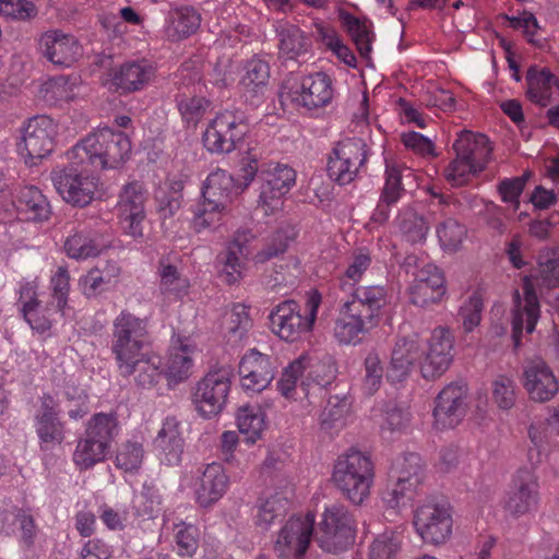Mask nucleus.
<instances>
[{
	"instance_id": "obj_1",
	"label": "nucleus",
	"mask_w": 559,
	"mask_h": 559,
	"mask_svg": "<svg viewBox=\"0 0 559 559\" xmlns=\"http://www.w3.org/2000/svg\"><path fill=\"white\" fill-rule=\"evenodd\" d=\"M148 340V320L129 310L120 311L112 321L110 350L117 370L123 378L133 377L142 388L154 386L162 376V360L145 352Z\"/></svg>"
},
{
	"instance_id": "obj_2",
	"label": "nucleus",
	"mask_w": 559,
	"mask_h": 559,
	"mask_svg": "<svg viewBox=\"0 0 559 559\" xmlns=\"http://www.w3.org/2000/svg\"><path fill=\"white\" fill-rule=\"evenodd\" d=\"M130 154L128 135L105 127L87 134L67 152V157L74 164L90 165L93 169H112L122 165Z\"/></svg>"
},
{
	"instance_id": "obj_3",
	"label": "nucleus",
	"mask_w": 559,
	"mask_h": 559,
	"mask_svg": "<svg viewBox=\"0 0 559 559\" xmlns=\"http://www.w3.org/2000/svg\"><path fill=\"white\" fill-rule=\"evenodd\" d=\"M332 480L350 502L361 504L370 495L374 464L368 454L352 448L335 461Z\"/></svg>"
},
{
	"instance_id": "obj_4",
	"label": "nucleus",
	"mask_w": 559,
	"mask_h": 559,
	"mask_svg": "<svg viewBox=\"0 0 559 559\" xmlns=\"http://www.w3.org/2000/svg\"><path fill=\"white\" fill-rule=\"evenodd\" d=\"M455 158L444 169V176L452 187L465 185L471 176L481 173L492 152L489 139L468 130L460 132L452 145Z\"/></svg>"
},
{
	"instance_id": "obj_5",
	"label": "nucleus",
	"mask_w": 559,
	"mask_h": 559,
	"mask_svg": "<svg viewBox=\"0 0 559 559\" xmlns=\"http://www.w3.org/2000/svg\"><path fill=\"white\" fill-rule=\"evenodd\" d=\"M321 295L312 293L301 307L295 300H285L270 313V325L276 335L287 342H295L310 332L317 319Z\"/></svg>"
},
{
	"instance_id": "obj_6",
	"label": "nucleus",
	"mask_w": 559,
	"mask_h": 559,
	"mask_svg": "<svg viewBox=\"0 0 559 559\" xmlns=\"http://www.w3.org/2000/svg\"><path fill=\"white\" fill-rule=\"evenodd\" d=\"M118 433L115 414L98 413L88 421L85 438L78 441L73 462L80 469H87L106 457L111 441Z\"/></svg>"
},
{
	"instance_id": "obj_7",
	"label": "nucleus",
	"mask_w": 559,
	"mask_h": 559,
	"mask_svg": "<svg viewBox=\"0 0 559 559\" xmlns=\"http://www.w3.org/2000/svg\"><path fill=\"white\" fill-rule=\"evenodd\" d=\"M355 532L353 515L344 506L335 503L325 508L314 539L322 550L338 554L354 543Z\"/></svg>"
},
{
	"instance_id": "obj_8",
	"label": "nucleus",
	"mask_w": 559,
	"mask_h": 559,
	"mask_svg": "<svg viewBox=\"0 0 559 559\" xmlns=\"http://www.w3.org/2000/svg\"><path fill=\"white\" fill-rule=\"evenodd\" d=\"M248 130L247 118L242 111L224 110L210 122L202 141L210 153L227 154L236 150Z\"/></svg>"
},
{
	"instance_id": "obj_9",
	"label": "nucleus",
	"mask_w": 559,
	"mask_h": 559,
	"mask_svg": "<svg viewBox=\"0 0 559 559\" xmlns=\"http://www.w3.org/2000/svg\"><path fill=\"white\" fill-rule=\"evenodd\" d=\"M69 162V166L53 169L50 178L57 192L67 203L84 207L95 197L97 180L87 174L90 165L81 166Z\"/></svg>"
},
{
	"instance_id": "obj_10",
	"label": "nucleus",
	"mask_w": 559,
	"mask_h": 559,
	"mask_svg": "<svg viewBox=\"0 0 559 559\" xmlns=\"http://www.w3.org/2000/svg\"><path fill=\"white\" fill-rule=\"evenodd\" d=\"M413 523L417 534L426 544L442 545L452 535L451 508L447 502L427 500L415 510Z\"/></svg>"
},
{
	"instance_id": "obj_11",
	"label": "nucleus",
	"mask_w": 559,
	"mask_h": 559,
	"mask_svg": "<svg viewBox=\"0 0 559 559\" xmlns=\"http://www.w3.org/2000/svg\"><path fill=\"white\" fill-rule=\"evenodd\" d=\"M231 376V369L222 366L210 370L198 382L193 403L201 416L210 418L223 411L230 391Z\"/></svg>"
},
{
	"instance_id": "obj_12",
	"label": "nucleus",
	"mask_w": 559,
	"mask_h": 559,
	"mask_svg": "<svg viewBox=\"0 0 559 559\" xmlns=\"http://www.w3.org/2000/svg\"><path fill=\"white\" fill-rule=\"evenodd\" d=\"M367 145L359 138L336 144L328 162L329 177L341 186L353 182L367 160Z\"/></svg>"
},
{
	"instance_id": "obj_13",
	"label": "nucleus",
	"mask_w": 559,
	"mask_h": 559,
	"mask_svg": "<svg viewBox=\"0 0 559 559\" xmlns=\"http://www.w3.org/2000/svg\"><path fill=\"white\" fill-rule=\"evenodd\" d=\"M147 191L140 181L124 185L117 202V212L126 235L133 239L143 237V222L146 217Z\"/></svg>"
},
{
	"instance_id": "obj_14",
	"label": "nucleus",
	"mask_w": 559,
	"mask_h": 559,
	"mask_svg": "<svg viewBox=\"0 0 559 559\" xmlns=\"http://www.w3.org/2000/svg\"><path fill=\"white\" fill-rule=\"evenodd\" d=\"M261 180L259 205L265 214H272L281 209L282 198L295 185L296 173L288 165L270 163L262 166Z\"/></svg>"
},
{
	"instance_id": "obj_15",
	"label": "nucleus",
	"mask_w": 559,
	"mask_h": 559,
	"mask_svg": "<svg viewBox=\"0 0 559 559\" xmlns=\"http://www.w3.org/2000/svg\"><path fill=\"white\" fill-rule=\"evenodd\" d=\"M316 516L308 512L305 516H292L281 528L274 550L281 559H300L306 554L313 535Z\"/></svg>"
},
{
	"instance_id": "obj_16",
	"label": "nucleus",
	"mask_w": 559,
	"mask_h": 559,
	"mask_svg": "<svg viewBox=\"0 0 559 559\" xmlns=\"http://www.w3.org/2000/svg\"><path fill=\"white\" fill-rule=\"evenodd\" d=\"M467 386L460 382L447 384L437 395L433 407V426L439 430L456 427L467 413Z\"/></svg>"
},
{
	"instance_id": "obj_17",
	"label": "nucleus",
	"mask_w": 559,
	"mask_h": 559,
	"mask_svg": "<svg viewBox=\"0 0 559 559\" xmlns=\"http://www.w3.org/2000/svg\"><path fill=\"white\" fill-rule=\"evenodd\" d=\"M56 126L47 116H35L24 127L20 153L26 163L36 165L37 160L48 156L53 151Z\"/></svg>"
},
{
	"instance_id": "obj_18",
	"label": "nucleus",
	"mask_w": 559,
	"mask_h": 559,
	"mask_svg": "<svg viewBox=\"0 0 559 559\" xmlns=\"http://www.w3.org/2000/svg\"><path fill=\"white\" fill-rule=\"evenodd\" d=\"M539 316L540 307L534 285L528 277H524L522 294L518 289L513 293L511 324L512 340L515 348H519L521 345L523 330L527 334H532L535 331Z\"/></svg>"
},
{
	"instance_id": "obj_19",
	"label": "nucleus",
	"mask_w": 559,
	"mask_h": 559,
	"mask_svg": "<svg viewBox=\"0 0 559 559\" xmlns=\"http://www.w3.org/2000/svg\"><path fill=\"white\" fill-rule=\"evenodd\" d=\"M539 503V484L530 468H520L513 475L504 499V509L514 516L535 511Z\"/></svg>"
},
{
	"instance_id": "obj_20",
	"label": "nucleus",
	"mask_w": 559,
	"mask_h": 559,
	"mask_svg": "<svg viewBox=\"0 0 559 559\" xmlns=\"http://www.w3.org/2000/svg\"><path fill=\"white\" fill-rule=\"evenodd\" d=\"M37 41L40 53L53 66L60 68H70L82 53L75 37L60 29L43 33Z\"/></svg>"
},
{
	"instance_id": "obj_21",
	"label": "nucleus",
	"mask_w": 559,
	"mask_h": 559,
	"mask_svg": "<svg viewBox=\"0 0 559 559\" xmlns=\"http://www.w3.org/2000/svg\"><path fill=\"white\" fill-rule=\"evenodd\" d=\"M453 337L449 330L437 328L427 340L421 364V374L426 379H435L443 374L450 367L453 355Z\"/></svg>"
},
{
	"instance_id": "obj_22",
	"label": "nucleus",
	"mask_w": 559,
	"mask_h": 559,
	"mask_svg": "<svg viewBox=\"0 0 559 559\" xmlns=\"http://www.w3.org/2000/svg\"><path fill=\"white\" fill-rule=\"evenodd\" d=\"M238 373L242 388L258 393L266 389L274 379L275 366L269 355L252 348L240 359Z\"/></svg>"
},
{
	"instance_id": "obj_23",
	"label": "nucleus",
	"mask_w": 559,
	"mask_h": 559,
	"mask_svg": "<svg viewBox=\"0 0 559 559\" xmlns=\"http://www.w3.org/2000/svg\"><path fill=\"white\" fill-rule=\"evenodd\" d=\"M523 386L534 402L552 400L559 383L551 368L540 358L528 360L523 367Z\"/></svg>"
},
{
	"instance_id": "obj_24",
	"label": "nucleus",
	"mask_w": 559,
	"mask_h": 559,
	"mask_svg": "<svg viewBox=\"0 0 559 559\" xmlns=\"http://www.w3.org/2000/svg\"><path fill=\"white\" fill-rule=\"evenodd\" d=\"M156 69L147 60L127 61L110 73L109 88L121 95L142 91L155 78Z\"/></svg>"
},
{
	"instance_id": "obj_25",
	"label": "nucleus",
	"mask_w": 559,
	"mask_h": 559,
	"mask_svg": "<svg viewBox=\"0 0 559 559\" xmlns=\"http://www.w3.org/2000/svg\"><path fill=\"white\" fill-rule=\"evenodd\" d=\"M392 473L396 483L388 492L389 503L397 506L404 497L416 490L421 483V459L416 453H407L397 457L392 464Z\"/></svg>"
},
{
	"instance_id": "obj_26",
	"label": "nucleus",
	"mask_w": 559,
	"mask_h": 559,
	"mask_svg": "<svg viewBox=\"0 0 559 559\" xmlns=\"http://www.w3.org/2000/svg\"><path fill=\"white\" fill-rule=\"evenodd\" d=\"M293 102L308 109L323 107L333 98L332 80L323 72L304 76L295 91H289Z\"/></svg>"
},
{
	"instance_id": "obj_27",
	"label": "nucleus",
	"mask_w": 559,
	"mask_h": 559,
	"mask_svg": "<svg viewBox=\"0 0 559 559\" xmlns=\"http://www.w3.org/2000/svg\"><path fill=\"white\" fill-rule=\"evenodd\" d=\"M228 476L218 463L205 465L194 483V496L197 503L202 508H209L219 501L228 488Z\"/></svg>"
},
{
	"instance_id": "obj_28",
	"label": "nucleus",
	"mask_w": 559,
	"mask_h": 559,
	"mask_svg": "<svg viewBox=\"0 0 559 559\" xmlns=\"http://www.w3.org/2000/svg\"><path fill=\"white\" fill-rule=\"evenodd\" d=\"M411 302L427 307L439 302L445 294L444 278L436 265H427L419 271L409 289Z\"/></svg>"
},
{
	"instance_id": "obj_29",
	"label": "nucleus",
	"mask_w": 559,
	"mask_h": 559,
	"mask_svg": "<svg viewBox=\"0 0 559 559\" xmlns=\"http://www.w3.org/2000/svg\"><path fill=\"white\" fill-rule=\"evenodd\" d=\"M423 355L424 349L418 334L399 337L392 350L388 378L392 381L403 380Z\"/></svg>"
},
{
	"instance_id": "obj_30",
	"label": "nucleus",
	"mask_w": 559,
	"mask_h": 559,
	"mask_svg": "<svg viewBox=\"0 0 559 559\" xmlns=\"http://www.w3.org/2000/svg\"><path fill=\"white\" fill-rule=\"evenodd\" d=\"M374 326H377L374 323L364 318L361 313L355 312L352 307L343 302L334 323L333 333L340 344L356 345L360 343L364 336Z\"/></svg>"
},
{
	"instance_id": "obj_31",
	"label": "nucleus",
	"mask_w": 559,
	"mask_h": 559,
	"mask_svg": "<svg viewBox=\"0 0 559 559\" xmlns=\"http://www.w3.org/2000/svg\"><path fill=\"white\" fill-rule=\"evenodd\" d=\"M348 296L344 302L367 318L376 325L380 317L381 309L388 302V292L384 286L369 285L357 286L353 290L345 292Z\"/></svg>"
},
{
	"instance_id": "obj_32",
	"label": "nucleus",
	"mask_w": 559,
	"mask_h": 559,
	"mask_svg": "<svg viewBox=\"0 0 559 559\" xmlns=\"http://www.w3.org/2000/svg\"><path fill=\"white\" fill-rule=\"evenodd\" d=\"M16 210L25 221L47 222L52 213L47 197L35 186H24L16 194Z\"/></svg>"
},
{
	"instance_id": "obj_33",
	"label": "nucleus",
	"mask_w": 559,
	"mask_h": 559,
	"mask_svg": "<svg viewBox=\"0 0 559 559\" xmlns=\"http://www.w3.org/2000/svg\"><path fill=\"white\" fill-rule=\"evenodd\" d=\"M526 96L542 107H546L559 94L558 79L546 68L531 67L526 73Z\"/></svg>"
},
{
	"instance_id": "obj_34",
	"label": "nucleus",
	"mask_w": 559,
	"mask_h": 559,
	"mask_svg": "<svg viewBox=\"0 0 559 559\" xmlns=\"http://www.w3.org/2000/svg\"><path fill=\"white\" fill-rule=\"evenodd\" d=\"M179 428L180 424L175 417H167L154 440L156 449L168 465H177L181 461L183 439Z\"/></svg>"
},
{
	"instance_id": "obj_35",
	"label": "nucleus",
	"mask_w": 559,
	"mask_h": 559,
	"mask_svg": "<svg viewBox=\"0 0 559 559\" xmlns=\"http://www.w3.org/2000/svg\"><path fill=\"white\" fill-rule=\"evenodd\" d=\"M243 71L240 80L243 95L251 103L259 102L270 80V66L261 58H252L247 61Z\"/></svg>"
},
{
	"instance_id": "obj_36",
	"label": "nucleus",
	"mask_w": 559,
	"mask_h": 559,
	"mask_svg": "<svg viewBox=\"0 0 559 559\" xmlns=\"http://www.w3.org/2000/svg\"><path fill=\"white\" fill-rule=\"evenodd\" d=\"M352 416V400L347 395H331L320 415V427L328 433L343 429Z\"/></svg>"
},
{
	"instance_id": "obj_37",
	"label": "nucleus",
	"mask_w": 559,
	"mask_h": 559,
	"mask_svg": "<svg viewBox=\"0 0 559 559\" xmlns=\"http://www.w3.org/2000/svg\"><path fill=\"white\" fill-rule=\"evenodd\" d=\"M167 35L171 40H181L194 34L201 24V15L193 7H179L169 12Z\"/></svg>"
},
{
	"instance_id": "obj_38",
	"label": "nucleus",
	"mask_w": 559,
	"mask_h": 559,
	"mask_svg": "<svg viewBox=\"0 0 559 559\" xmlns=\"http://www.w3.org/2000/svg\"><path fill=\"white\" fill-rule=\"evenodd\" d=\"M236 188L233 177L223 169L212 171L202 188V198L227 207L231 202Z\"/></svg>"
},
{
	"instance_id": "obj_39",
	"label": "nucleus",
	"mask_w": 559,
	"mask_h": 559,
	"mask_svg": "<svg viewBox=\"0 0 559 559\" xmlns=\"http://www.w3.org/2000/svg\"><path fill=\"white\" fill-rule=\"evenodd\" d=\"M193 347L185 344L181 338L173 340L167 361V377L174 382L186 380L193 365Z\"/></svg>"
},
{
	"instance_id": "obj_40",
	"label": "nucleus",
	"mask_w": 559,
	"mask_h": 559,
	"mask_svg": "<svg viewBox=\"0 0 559 559\" xmlns=\"http://www.w3.org/2000/svg\"><path fill=\"white\" fill-rule=\"evenodd\" d=\"M395 223L401 236L407 242L415 245L426 240L429 224L424 216L419 215L412 207L402 209Z\"/></svg>"
},
{
	"instance_id": "obj_41",
	"label": "nucleus",
	"mask_w": 559,
	"mask_h": 559,
	"mask_svg": "<svg viewBox=\"0 0 559 559\" xmlns=\"http://www.w3.org/2000/svg\"><path fill=\"white\" fill-rule=\"evenodd\" d=\"M278 37V53L281 58L294 60L307 52L309 47L308 38L296 25L285 24L276 31Z\"/></svg>"
},
{
	"instance_id": "obj_42",
	"label": "nucleus",
	"mask_w": 559,
	"mask_h": 559,
	"mask_svg": "<svg viewBox=\"0 0 559 559\" xmlns=\"http://www.w3.org/2000/svg\"><path fill=\"white\" fill-rule=\"evenodd\" d=\"M342 23L354 41L361 58L370 60L372 50L373 33L371 24L366 20H360L350 13H343L341 15Z\"/></svg>"
},
{
	"instance_id": "obj_43",
	"label": "nucleus",
	"mask_w": 559,
	"mask_h": 559,
	"mask_svg": "<svg viewBox=\"0 0 559 559\" xmlns=\"http://www.w3.org/2000/svg\"><path fill=\"white\" fill-rule=\"evenodd\" d=\"M252 325L248 309L241 304L234 305L224 314L223 332L229 343L237 344L243 340Z\"/></svg>"
},
{
	"instance_id": "obj_44",
	"label": "nucleus",
	"mask_w": 559,
	"mask_h": 559,
	"mask_svg": "<svg viewBox=\"0 0 559 559\" xmlns=\"http://www.w3.org/2000/svg\"><path fill=\"white\" fill-rule=\"evenodd\" d=\"M226 209L223 205L203 199L193 210L192 228L197 233L215 230L223 224Z\"/></svg>"
},
{
	"instance_id": "obj_45",
	"label": "nucleus",
	"mask_w": 559,
	"mask_h": 559,
	"mask_svg": "<svg viewBox=\"0 0 559 559\" xmlns=\"http://www.w3.org/2000/svg\"><path fill=\"white\" fill-rule=\"evenodd\" d=\"M34 427L43 451L62 444L66 439V426L59 417L34 418Z\"/></svg>"
},
{
	"instance_id": "obj_46",
	"label": "nucleus",
	"mask_w": 559,
	"mask_h": 559,
	"mask_svg": "<svg viewBox=\"0 0 559 559\" xmlns=\"http://www.w3.org/2000/svg\"><path fill=\"white\" fill-rule=\"evenodd\" d=\"M211 102L201 95L180 92L176 95V106L182 121L188 127H195L206 114Z\"/></svg>"
},
{
	"instance_id": "obj_47",
	"label": "nucleus",
	"mask_w": 559,
	"mask_h": 559,
	"mask_svg": "<svg viewBox=\"0 0 559 559\" xmlns=\"http://www.w3.org/2000/svg\"><path fill=\"white\" fill-rule=\"evenodd\" d=\"M306 361L305 357H299L283 370L277 382V389L286 399L296 400L297 390H301L304 394H307L306 383L300 380L307 368Z\"/></svg>"
},
{
	"instance_id": "obj_48",
	"label": "nucleus",
	"mask_w": 559,
	"mask_h": 559,
	"mask_svg": "<svg viewBox=\"0 0 559 559\" xmlns=\"http://www.w3.org/2000/svg\"><path fill=\"white\" fill-rule=\"evenodd\" d=\"M103 248H105V243L99 238L91 237L84 231L74 233L64 242L67 254L76 260L97 257Z\"/></svg>"
},
{
	"instance_id": "obj_49",
	"label": "nucleus",
	"mask_w": 559,
	"mask_h": 559,
	"mask_svg": "<svg viewBox=\"0 0 559 559\" xmlns=\"http://www.w3.org/2000/svg\"><path fill=\"white\" fill-rule=\"evenodd\" d=\"M264 413L255 406L239 408L237 414V426L247 443H255L264 429Z\"/></svg>"
},
{
	"instance_id": "obj_50",
	"label": "nucleus",
	"mask_w": 559,
	"mask_h": 559,
	"mask_svg": "<svg viewBox=\"0 0 559 559\" xmlns=\"http://www.w3.org/2000/svg\"><path fill=\"white\" fill-rule=\"evenodd\" d=\"M157 273L163 294L181 297L188 293L190 285L188 278L182 276L177 266L170 264L166 259L159 260Z\"/></svg>"
},
{
	"instance_id": "obj_51",
	"label": "nucleus",
	"mask_w": 559,
	"mask_h": 559,
	"mask_svg": "<svg viewBox=\"0 0 559 559\" xmlns=\"http://www.w3.org/2000/svg\"><path fill=\"white\" fill-rule=\"evenodd\" d=\"M370 264L371 257L369 253L359 252L354 254L345 272L338 277L340 289L345 293L357 287Z\"/></svg>"
},
{
	"instance_id": "obj_52",
	"label": "nucleus",
	"mask_w": 559,
	"mask_h": 559,
	"mask_svg": "<svg viewBox=\"0 0 559 559\" xmlns=\"http://www.w3.org/2000/svg\"><path fill=\"white\" fill-rule=\"evenodd\" d=\"M286 506V499L280 495L261 500L258 504L255 524L262 530H267L275 520L284 516Z\"/></svg>"
},
{
	"instance_id": "obj_53",
	"label": "nucleus",
	"mask_w": 559,
	"mask_h": 559,
	"mask_svg": "<svg viewBox=\"0 0 559 559\" xmlns=\"http://www.w3.org/2000/svg\"><path fill=\"white\" fill-rule=\"evenodd\" d=\"M403 171H409L395 162L385 160V183L380 198L386 203H396L404 191L402 185Z\"/></svg>"
},
{
	"instance_id": "obj_54",
	"label": "nucleus",
	"mask_w": 559,
	"mask_h": 559,
	"mask_svg": "<svg viewBox=\"0 0 559 559\" xmlns=\"http://www.w3.org/2000/svg\"><path fill=\"white\" fill-rule=\"evenodd\" d=\"M402 544L401 534L385 531L379 534L370 545L369 559H393Z\"/></svg>"
},
{
	"instance_id": "obj_55",
	"label": "nucleus",
	"mask_w": 559,
	"mask_h": 559,
	"mask_svg": "<svg viewBox=\"0 0 559 559\" xmlns=\"http://www.w3.org/2000/svg\"><path fill=\"white\" fill-rule=\"evenodd\" d=\"M144 459L143 445L139 442L127 441L120 445L116 454V467L126 473L140 469Z\"/></svg>"
},
{
	"instance_id": "obj_56",
	"label": "nucleus",
	"mask_w": 559,
	"mask_h": 559,
	"mask_svg": "<svg viewBox=\"0 0 559 559\" xmlns=\"http://www.w3.org/2000/svg\"><path fill=\"white\" fill-rule=\"evenodd\" d=\"M492 400L500 409H511L516 401L514 380L504 374L498 376L492 382Z\"/></svg>"
},
{
	"instance_id": "obj_57",
	"label": "nucleus",
	"mask_w": 559,
	"mask_h": 559,
	"mask_svg": "<svg viewBox=\"0 0 559 559\" xmlns=\"http://www.w3.org/2000/svg\"><path fill=\"white\" fill-rule=\"evenodd\" d=\"M292 239V236H289L288 231L285 229L274 231L267 238L264 248L253 255L254 262L265 263L280 254H283L287 250Z\"/></svg>"
},
{
	"instance_id": "obj_58",
	"label": "nucleus",
	"mask_w": 559,
	"mask_h": 559,
	"mask_svg": "<svg viewBox=\"0 0 559 559\" xmlns=\"http://www.w3.org/2000/svg\"><path fill=\"white\" fill-rule=\"evenodd\" d=\"M484 302L479 295L473 294L460 307L457 317L465 332H472L481 321Z\"/></svg>"
},
{
	"instance_id": "obj_59",
	"label": "nucleus",
	"mask_w": 559,
	"mask_h": 559,
	"mask_svg": "<svg viewBox=\"0 0 559 559\" xmlns=\"http://www.w3.org/2000/svg\"><path fill=\"white\" fill-rule=\"evenodd\" d=\"M0 14L16 21L27 22L37 16L38 10L28 0H0Z\"/></svg>"
},
{
	"instance_id": "obj_60",
	"label": "nucleus",
	"mask_w": 559,
	"mask_h": 559,
	"mask_svg": "<svg viewBox=\"0 0 559 559\" xmlns=\"http://www.w3.org/2000/svg\"><path fill=\"white\" fill-rule=\"evenodd\" d=\"M466 229L455 219L449 218L437 227V236L443 248L455 250L463 241Z\"/></svg>"
},
{
	"instance_id": "obj_61",
	"label": "nucleus",
	"mask_w": 559,
	"mask_h": 559,
	"mask_svg": "<svg viewBox=\"0 0 559 559\" xmlns=\"http://www.w3.org/2000/svg\"><path fill=\"white\" fill-rule=\"evenodd\" d=\"M246 260H248L247 257L240 255L237 251L227 246L222 260L223 267L221 271V276L227 284H235L241 278Z\"/></svg>"
},
{
	"instance_id": "obj_62",
	"label": "nucleus",
	"mask_w": 559,
	"mask_h": 559,
	"mask_svg": "<svg viewBox=\"0 0 559 559\" xmlns=\"http://www.w3.org/2000/svg\"><path fill=\"white\" fill-rule=\"evenodd\" d=\"M319 33L323 44L331 49L340 60L350 68H356L357 60L355 55L346 45L343 44L334 31L321 27Z\"/></svg>"
},
{
	"instance_id": "obj_63",
	"label": "nucleus",
	"mask_w": 559,
	"mask_h": 559,
	"mask_svg": "<svg viewBox=\"0 0 559 559\" xmlns=\"http://www.w3.org/2000/svg\"><path fill=\"white\" fill-rule=\"evenodd\" d=\"M51 296L57 302V310L62 314L68 304L70 276L67 269L60 266L50 278Z\"/></svg>"
},
{
	"instance_id": "obj_64",
	"label": "nucleus",
	"mask_w": 559,
	"mask_h": 559,
	"mask_svg": "<svg viewBox=\"0 0 559 559\" xmlns=\"http://www.w3.org/2000/svg\"><path fill=\"white\" fill-rule=\"evenodd\" d=\"M365 377L362 386L367 394L372 395L382 383L383 367L376 354H369L365 359Z\"/></svg>"
}]
</instances>
